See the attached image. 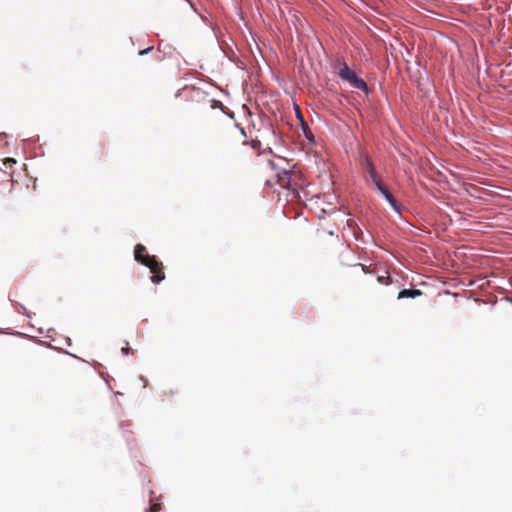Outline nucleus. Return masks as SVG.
<instances>
[{
  "label": "nucleus",
  "instance_id": "3",
  "mask_svg": "<svg viewBox=\"0 0 512 512\" xmlns=\"http://www.w3.org/2000/svg\"><path fill=\"white\" fill-rule=\"evenodd\" d=\"M375 189L387 200V202L390 204L391 208L397 212H401V207L398 204L395 197L391 194V192L388 190V188L382 183V181L379 179L375 183H373Z\"/></svg>",
  "mask_w": 512,
  "mask_h": 512
},
{
  "label": "nucleus",
  "instance_id": "15",
  "mask_svg": "<svg viewBox=\"0 0 512 512\" xmlns=\"http://www.w3.org/2000/svg\"><path fill=\"white\" fill-rule=\"evenodd\" d=\"M151 510H152L153 512L157 511V506H156V505H154V506L152 507V509H151Z\"/></svg>",
  "mask_w": 512,
  "mask_h": 512
},
{
  "label": "nucleus",
  "instance_id": "11",
  "mask_svg": "<svg viewBox=\"0 0 512 512\" xmlns=\"http://www.w3.org/2000/svg\"><path fill=\"white\" fill-rule=\"evenodd\" d=\"M121 351H122L123 354L127 355L129 353V351H130V348L124 347V348H122Z\"/></svg>",
  "mask_w": 512,
  "mask_h": 512
},
{
  "label": "nucleus",
  "instance_id": "14",
  "mask_svg": "<svg viewBox=\"0 0 512 512\" xmlns=\"http://www.w3.org/2000/svg\"><path fill=\"white\" fill-rule=\"evenodd\" d=\"M257 144H259V142H257V141H253V142H252V147H253V148H256V147H257Z\"/></svg>",
  "mask_w": 512,
  "mask_h": 512
},
{
  "label": "nucleus",
  "instance_id": "18",
  "mask_svg": "<svg viewBox=\"0 0 512 512\" xmlns=\"http://www.w3.org/2000/svg\"><path fill=\"white\" fill-rule=\"evenodd\" d=\"M508 300L512 303V298H508Z\"/></svg>",
  "mask_w": 512,
  "mask_h": 512
},
{
  "label": "nucleus",
  "instance_id": "1",
  "mask_svg": "<svg viewBox=\"0 0 512 512\" xmlns=\"http://www.w3.org/2000/svg\"><path fill=\"white\" fill-rule=\"evenodd\" d=\"M145 251L146 248L142 244H137L134 250L135 260L150 269L151 273H153L151 281L158 284L165 278L162 272V264L157 261L155 256L143 255Z\"/></svg>",
  "mask_w": 512,
  "mask_h": 512
},
{
  "label": "nucleus",
  "instance_id": "8",
  "mask_svg": "<svg viewBox=\"0 0 512 512\" xmlns=\"http://www.w3.org/2000/svg\"><path fill=\"white\" fill-rule=\"evenodd\" d=\"M280 180L282 181L283 187H288L290 184L289 173L287 171H284V177H280Z\"/></svg>",
  "mask_w": 512,
  "mask_h": 512
},
{
  "label": "nucleus",
  "instance_id": "9",
  "mask_svg": "<svg viewBox=\"0 0 512 512\" xmlns=\"http://www.w3.org/2000/svg\"><path fill=\"white\" fill-rule=\"evenodd\" d=\"M152 50H153V46H150V47H147L146 49L140 50V51L138 52V54H139L140 56H143V55L148 54V53H149L150 51H152Z\"/></svg>",
  "mask_w": 512,
  "mask_h": 512
},
{
  "label": "nucleus",
  "instance_id": "5",
  "mask_svg": "<svg viewBox=\"0 0 512 512\" xmlns=\"http://www.w3.org/2000/svg\"><path fill=\"white\" fill-rule=\"evenodd\" d=\"M422 295V291L419 289H403L398 294V299L404 298H416Z\"/></svg>",
  "mask_w": 512,
  "mask_h": 512
},
{
  "label": "nucleus",
  "instance_id": "10",
  "mask_svg": "<svg viewBox=\"0 0 512 512\" xmlns=\"http://www.w3.org/2000/svg\"><path fill=\"white\" fill-rule=\"evenodd\" d=\"M5 138H7V134L0 133V147H4L6 145V142L3 141Z\"/></svg>",
  "mask_w": 512,
  "mask_h": 512
},
{
  "label": "nucleus",
  "instance_id": "13",
  "mask_svg": "<svg viewBox=\"0 0 512 512\" xmlns=\"http://www.w3.org/2000/svg\"><path fill=\"white\" fill-rule=\"evenodd\" d=\"M6 161L10 163H16L15 159L13 158H7Z\"/></svg>",
  "mask_w": 512,
  "mask_h": 512
},
{
  "label": "nucleus",
  "instance_id": "6",
  "mask_svg": "<svg viewBox=\"0 0 512 512\" xmlns=\"http://www.w3.org/2000/svg\"><path fill=\"white\" fill-rule=\"evenodd\" d=\"M296 112H297V116H298V118L300 119L301 126H302V129H303V132H304V134H305L306 138H307V139H310V138H309V136H308V134H307V131H309V132H310V129H309L308 124L303 120V117H302V115H301V112H300V110H299L298 108H297Z\"/></svg>",
  "mask_w": 512,
  "mask_h": 512
},
{
  "label": "nucleus",
  "instance_id": "17",
  "mask_svg": "<svg viewBox=\"0 0 512 512\" xmlns=\"http://www.w3.org/2000/svg\"><path fill=\"white\" fill-rule=\"evenodd\" d=\"M379 282H383V277H378Z\"/></svg>",
  "mask_w": 512,
  "mask_h": 512
},
{
  "label": "nucleus",
  "instance_id": "7",
  "mask_svg": "<svg viewBox=\"0 0 512 512\" xmlns=\"http://www.w3.org/2000/svg\"><path fill=\"white\" fill-rule=\"evenodd\" d=\"M14 306L17 308V311L19 313H22V314L26 315L27 317L31 318L30 312L22 304L15 302Z\"/></svg>",
  "mask_w": 512,
  "mask_h": 512
},
{
  "label": "nucleus",
  "instance_id": "12",
  "mask_svg": "<svg viewBox=\"0 0 512 512\" xmlns=\"http://www.w3.org/2000/svg\"><path fill=\"white\" fill-rule=\"evenodd\" d=\"M239 129H240L241 134H242L243 136H246L245 129H244V128H242V127H239Z\"/></svg>",
  "mask_w": 512,
  "mask_h": 512
},
{
  "label": "nucleus",
  "instance_id": "4",
  "mask_svg": "<svg viewBox=\"0 0 512 512\" xmlns=\"http://www.w3.org/2000/svg\"><path fill=\"white\" fill-rule=\"evenodd\" d=\"M361 167L368 174L372 184L379 180L375 166L367 155L361 158Z\"/></svg>",
  "mask_w": 512,
  "mask_h": 512
},
{
  "label": "nucleus",
  "instance_id": "2",
  "mask_svg": "<svg viewBox=\"0 0 512 512\" xmlns=\"http://www.w3.org/2000/svg\"><path fill=\"white\" fill-rule=\"evenodd\" d=\"M338 75L342 80L347 81L353 88L363 91L366 94L370 92L365 80L358 77L353 71H351L347 63H344L341 66Z\"/></svg>",
  "mask_w": 512,
  "mask_h": 512
},
{
  "label": "nucleus",
  "instance_id": "16",
  "mask_svg": "<svg viewBox=\"0 0 512 512\" xmlns=\"http://www.w3.org/2000/svg\"><path fill=\"white\" fill-rule=\"evenodd\" d=\"M104 381L108 384L109 383V379L108 378H105L103 377Z\"/></svg>",
  "mask_w": 512,
  "mask_h": 512
}]
</instances>
